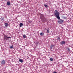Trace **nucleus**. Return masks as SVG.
<instances>
[{"mask_svg": "<svg viewBox=\"0 0 73 73\" xmlns=\"http://www.w3.org/2000/svg\"><path fill=\"white\" fill-rule=\"evenodd\" d=\"M23 37L24 38H26V35H23Z\"/></svg>", "mask_w": 73, "mask_h": 73, "instance_id": "13", "label": "nucleus"}, {"mask_svg": "<svg viewBox=\"0 0 73 73\" xmlns=\"http://www.w3.org/2000/svg\"><path fill=\"white\" fill-rule=\"evenodd\" d=\"M47 32L49 33V29H48L47 30Z\"/></svg>", "mask_w": 73, "mask_h": 73, "instance_id": "16", "label": "nucleus"}, {"mask_svg": "<svg viewBox=\"0 0 73 73\" xmlns=\"http://www.w3.org/2000/svg\"><path fill=\"white\" fill-rule=\"evenodd\" d=\"M58 40H60V37H58Z\"/></svg>", "mask_w": 73, "mask_h": 73, "instance_id": "21", "label": "nucleus"}, {"mask_svg": "<svg viewBox=\"0 0 73 73\" xmlns=\"http://www.w3.org/2000/svg\"><path fill=\"white\" fill-rule=\"evenodd\" d=\"M53 73H57V72L54 71L53 72Z\"/></svg>", "mask_w": 73, "mask_h": 73, "instance_id": "22", "label": "nucleus"}, {"mask_svg": "<svg viewBox=\"0 0 73 73\" xmlns=\"http://www.w3.org/2000/svg\"><path fill=\"white\" fill-rule=\"evenodd\" d=\"M7 0H4L5 1H7Z\"/></svg>", "mask_w": 73, "mask_h": 73, "instance_id": "24", "label": "nucleus"}, {"mask_svg": "<svg viewBox=\"0 0 73 73\" xmlns=\"http://www.w3.org/2000/svg\"><path fill=\"white\" fill-rule=\"evenodd\" d=\"M5 27H7L8 26V23H5Z\"/></svg>", "mask_w": 73, "mask_h": 73, "instance_id": "15", "label": "nucleus"}, {"mask_svg": "<svg viewBox=\"0 0 73 73\" xmlns=\"http://www.w3.org/2000/svg\"><path fill=\"white\" fill-rule=\"evenodd\" d=\"M40 35L41 36H42L44 35V33H40Z\"/></svg>", "mask_w": 73, "mask_h": 73, "instance_id": "9", "label": "nucleus"}, {"mask_svg": "<svg viewBox=\"0 0 73 73\" xmlns=\"http://www.w3.org/2000/svg\"><path fill=\"white\" fill-rule=\"evenodd\" d=\"M24 25L22 23H20L19 24L20 27H23Z\"/></svg>", "mask_w": 73, "mask_h": 73, "instance_id": "7", "label": "nucleus"}, {"mask_svg": "<svg viewBox=\"0 0 73 73\" xmlns=\"http://www.w3.org/2000/svg\"><path fill=\"white\" fill-rule=\"evenodd\" d=\"M67 49L68 52H70V49H69V48H68Z\"/></svg>", "mask_w": 73, "mask_h": 73, "instance_id": "18", "label": "nucleus"}, {"mask_svg": "<svg viewBox=\"0 0 73 73\" xmlns=\"http://www.w3.org/2000/svg\"><path fill=\"white\" fill-rule=\"evenodd\" d=\"M50 60L52 61L53 60V58H50Z\"/></svg>", "mask_w": 73, "mask_h": 73, "instance_id": "14", "label": "nucleus"}, {"mask_svg": "<svg viewBox=\"0 0 73 73\" xmlns=\"http://www.w3.org/2000/svg\"><path fill=\"white\" fill-rule=\"evenodd\" d=\"M53 46H54V45H51V46L50 47V49H52V47H53Z\"/></svg>", "mask_w": 73, "mask_h": 73, "instance_id": "11", "label": "nucleus"}, {"mask_svg": "<svg viewBox=\"0 0 73 73\" xmlns=\"http://www.w3.org/2000/svg\"><path fill=\"white\" fill-rule=\"evenodd\" d=\"M0 62L2 65H4L5 64V62H6L5 61V60H2Z\"/></svg>", "mask_w": 73, "mask_h": 73, "instance_id": "3", "label": "nucleus"}, {"mask_svg": "<svg viewBox=\"0 0 73 73\" xmlns=\"http://www.w3.org/2000/svg\"><path fill=\"white\" fill-rule=\"evenodd\" d=\"M58 22H59L60 23H63V22H64V20L60 19L59 20Z\"/></svg>", "mask_w": 73, "mask_h": 73, "instance_id": "4", "label": "nucleus"}, {"mask_svg": "<svg viewBox=\"0 0 73 73\" xmlns=\"http://www.w3.org/2000/svg\"><path fill=\"white\" fill-rule=\"evenodd\" d=\"M19 61L20 62H21V63L23 62V60H22V59H20L19 60Z\"/></svg>", "mask_w": 73, "mask_h": 73, "instance_id": "12", "label": "nucleus"}, {"mask_svg": "<svg viewBox=\"0 0 73 73\" xmlns=\"http://www.w3.org/2000/svg\"><path fill=\"white\" fill-rule=\"evenodd\" d=\"M61 45H63V44H65V41H63L61 42Z\"/></svg>", "mask_w": 73, "mask_h": 73, "instance_id": "5", "label": "nucleus"}, {"mask_svg": "<svg viewBox=\"0 0 73 73\" xmlns=\"http://www.w3.org/2000/svg\"><path fill=\"white\" fill-rule=\"evenodd\" d=\"M7 37V36H4V40H8V38Z\"/></svg>", "mask_w": 73, "mask_h": 73, "instance_id": "6", "label": "nucleus"}, {"mask_svg": "<svg viewBox=\"0 0 73 73\" xmlns=\"http://www.w3.org/2000/svg\"><path fill=\"white\" fill-rule=\"evenodd\" d=\"M55 13L54 14L55 16H56L57 18L59 20L60 19V16L59 15H60V13H59V12H58L57 10H55Z\"/></svg>", "mask_w": 73, "mask_h": 73, "instance_id": "1", "label": "nucleus"}, {"mask_svg": "<svg viewBox=\"0 0 73 73\" xmlns=\"http://www.w3.org/2000/svg\"><path fill=\"white\" fill-rule=\"evenodd\" d=\"M40 19L42 21H44V19H45V18H44V16L42 14H41L40 15Z\"/></svg>", "mask_w": 73, "mask_h": 73, "instance_id": "2", "label": "nucleus"}, {"mask_svg": "<svg viewBox=\"0 0 73 73\" xmlns=\"http://www.w3.org/2000/svg\"><path fill=\"white\" fill-rule=\"evenodd\" d=\"M44 6L45 7H46V8L48 7V5H45Z\"/></svg>", "mask_w": 73, "mask_h": 73, "instance_id": "17", "label": "nucleus"}, {"mask_svg": "<svg viewBox=\"0 0 73 73\" xmlns=\"http://www.w3.org/2000/svg\"><path fill=\"white\" fill-rule=\"evenodd\" d=\"M1 19L2 20H4V18L1 17Z\"/></svg>", "mask_w": 73, "mask_h": 73, "instance_id": "19", "label": "nucleus"}, {"mask_svg": "<svg viewBox=\"0 0 73 73\" xmlns=\"http://www.w3.org/2000/svg\"><path fill=\"white\" fill-rule=\"evenodd\" d=\"M7 38H11V37H7Z\"/></svg>", "mask_w": 73, "mask_h": 73, "instance_id": "20", "label": "nucleus"}, {"mask_svg": "<svg viewBox=\"0 0 73 73\" xmlns=\"http://www.w3.org/2000/svg\"><path fill=\"white\" fill-rule=\"evenodd\" d=\"M9 48L10 49H13V46L12 45V46H10Z\"/></svg>", "mask_w": 73, "mask_h": 73, "instance_id": "10", "label": "nucleus"}, {"mask_svg": "<svg viewBox=\"0 0 73 73\" xmlns=\"http://www.w3.org/2000/svg\"><path fill=\"white\" fill-rule=\"evenodd\" d=\"M10 2H7V5H10Z\"/></svg>", "mask_w": 73, "mask_h": 73, "instance_id": "8", "label": "nucleus"}, {"mask_svg": "<svg viewBox=\"0 0 73 73\" xmlns=\"http://www.w3.org/2000/svg\"><path fill=\"white\" fill-rule=\"evenodd\" d=\"M64 18H65V19H66V17H64Z\"/></svg>", "mask_w": 73, "mask_h": 73, "instance_id": "23", "label": "nucleus"}]
</instances>
